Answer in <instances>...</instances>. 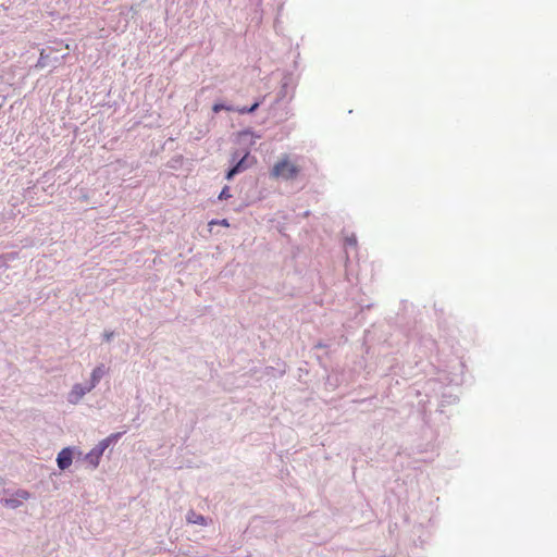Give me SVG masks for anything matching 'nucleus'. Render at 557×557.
I'll return each instance as SVG.
<instances>
[{"mask_svg": "<svg viewBox=\"0 0 557 557\" xmlns=\"http://www.w3.org/2000/svg\"><path fill=\"white\" fill-rule=\"evenodd\" d=\"M348 242L352 243L354 245H355V243H357V240H355V238H348Z\"/></svg>", "mask_w": 557, "mask_h": 557, "instance_id": "obj_16", "label": "nucleus"}, {"mask_svg": "<svg viewBox=\"0 0 557 557\" xmlns=\"http://www.w3.org/2000/svg\"><path fill=\"white\" fill-rule=\"evenodd\" d=\"M88 393L87 386L74 385L69 394V401L71 404H78L79 399Z\"/></svg>", "mask_w": 557, "mask_h": 557, "instance_id": "obj_4", "label": "nucleus"}, {"mask_svg": "<svg viewBox=\"0 0 557 557\" xmlns=\"http://www.w3.org/2000/svg\"><path fill=\"white\" fill-rule=\"evenodd\" d=\"M233 110L232 106H224V104H213L212 111L213 112H221V110Z\"/></svg>", "mask_w": 557, "mask_h": 557, "instance_id": "obj_10", "label": "nucleus"}, {"mask_svg": "<svg viewBox=\"0 0 557 557\" xmlns=\"http://www.w3.org/2000/svg\"><path fill=\"white\" fill-rule=\"evenodd\" d=\"M42 65H44V61H39V62L37 63V66H38V67H42Z\"/></svg>", "mask_w": 557, "mask_h": 557, "instance_id": "obj_15", "label": "nucleus"}, {"mask_svg": "<svg viewBox=\"0 0 557 557\" xmlns=\"http://www.w3.org/2000/svg\"><path fill=\"white\" fill-rule=\"evenodd\" d=\"M230 197H232V194H231L230 187H227V185H226L220 191L219 198H220V200H226V198H230Z\"/></svg>", "mask_w": 557, "mask_h": 557, "instance_id": "obj_8", "label": "nucleus"}, {"mask_svg": "<svg viewBox=\"0 0 557 557\" xmlns=\"http://www.w3.org/2000/svg\"><path fill=\"white\" fill-rule=\"evenodd\" d=\"M260 103V100H256L249 108L244 106L243 108H237L236 111L238 114H250V112H255V110L259 108Z\"/></svg>", "mask_w": 557, "mask_h": 557, "instance_id": "obj_7", "label": "nucleus"}, {"mask_svg": "<svg viewBox=\"0 0 557 557\" xmlns=\"http://www.w3.org/2000/svg\"><path fill=\"white\" fill-rule=\"evenodd\" d=\"M113 336V333H109V332H106L104 333V337H106V341L109 342V339H111V337Z\"/></svg>", "mask_w": 557, "mask_h": 557, "instance_id": "obj_14", "label": "nucleus"}, {"mask_svg": "<svg viewBox=\"0 0 557 557\" xmlns=\"http://www.w3.org/2000/svg\"><path fill=\"white\" fill-rule=\"evenodd\" d=\"M249 165V152H246V154L238 160L235 166L231 168V170L227 171L226 180H232L234 175L238 174V172L245 171V169H248Z\"/></svg>", "mask_w": 557, "mask_h": 557, "instance_id": "obj_2", "label": "nucleus"}, {"mask_svg": "<svg viewBox=\"0 0 557 557\" xmlns=\"http://www.w3.org/2000/svg\"><path fill=\"white\" fill-rule=\"evenodd\" d=\"M301 172L300 164L289 156H282L271 169V175L276 180H297Z\"/></svg>", "mask_w": 557, "mask_h": 557, "instance_id": "obj_1", "label": "nucleus"}, {"mask_svg": "<svg viewBox=\"0 0 557 557\" xmlns=\"http://www.w3.org/2000/svg\"><path fill=\"white\" fill-rule=\"evenodd\" d=\"M20 500H16V498H7L5 504L10 507H17L20 505Z\"/></svg>", "mask_w": 557, "mask_h": 557, "instance_id": "obj_13", "label": "nucleus"}, {"mask_svg": "<svg viewBox=\"0 0 557 557\" xmlns=\"http://www.w3.org/2000/svg\"><path fill=\"white\" fill-rule=\"evenodd\" d=\"M30 494H28L27 490H17L16 497L21 499H28Z\"/></svg>", "mask_w": 557, "mask_h": 557, "instance_id": "obj_9", "label": "nucleus"}, {"mask_svg": "<svg viewBox=\"0 0 557 557\" xmlns=\"http://www.w3.org/2000/svg\"><path fill=\"white\" fill-rule=\"evenodd\" d=\"M111 441L112 436H108V438L102 440V442L100 443V454H102L103 449H106L107 446L110 445Z\"/></svg>", "mask_w": 557, "mask_h": 557, "instance_id": "obj_11", "label": "nucleus"}, {"mask_svg": "<svg viewBox=\"0 0 557 557\" xmlns=\"http://www.w3.org/2000/svg\"><path fill=\"white\" fill-rule=\"evenodd\" d=\"M214 224L225 225V227H228V225H230L227 220H212L209 222V225H214Z\"/></svg>", "mask_w": 557, "mask_h": 557, "instance_id": "obj_12", "label": "nucleus"}, {"mask_svg": "<svg viewBox=\"0 0 557 557\" xmlns=\"http://www.w3.org/2000/svg\"><path fill=\"white\" fill-rule=\"evenodd\" d=\"M187 522L191 523H200L201 525H206L207 520L201 516V513L195 512V510H189L186 515Z\"/></svg>", "mask_w": 557, "mask_h": 557, "instance_id": "obj_6", "label": "nucleus"}, {"mask_svg": "<svg viewBox=\"0 0 557 557\" xmlns=\"http://www.w3.org/2000/svg\"><path fill=\"white\" fill-rule=\"evenodd\" d=\"M73 461V453L71 448H63L57 456V463L60 469H67Z\"/></svg>", "mask_w": 557, "mask_h": 557, "instance_id": "obj_3", "label": "nucleus"}, {"mask_svg": "<svg viewBox=\"0 0 557 557\" xmlns=\"http://www.w3.org/2000/svg\"><path fill=\"white\" fill-rule=\"evenodd\" d=\"M106 374L104 366H97L91 372V383L87 389L91 391L99 383L100 379Z\"/></svg>", "mask_w": 557, "mask_h": 557, "instance_id": "obj_5", "label": "nucleus"}]
</instances>
